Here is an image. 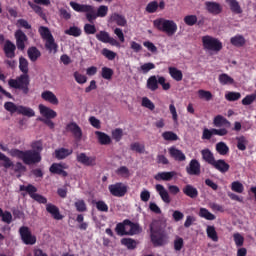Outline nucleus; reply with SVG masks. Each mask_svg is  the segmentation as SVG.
Masks as SVG:
<instances>
[{"mask_svg": "<svg viewBox=\"0 0 256 256\" xmlns=\"http://www.w3.org/2000/svg\"><path fill=\"white\" fill-rule=\"evenodd\" d=\"M19 69L23 74L16 79H9L8 85L11 89L22 91L23 95H29V61L23 56L19 58Z\"/></svg>", "mask_w": 256, "mask_h": 256, "instance_id": "nucleus-1", "label": "nucleus"}, {"mask_svg": "<svg viewBox=\"0 0 256 256\" xmlns=\"http://www.w3.org/2000/svg\"><path fill=\"white\" fill-rule=\"evenodd\" d=\"M70 7L76 13H86V19L89 23H93L98 17H107V13H109V7L105 5H101L98 7L97 11H95V7L89 4H79L77 2H70Z\"/></svg>", "mask_w": 256, "mask_h": 256, "instance_id": "nucleus-2", "label": "nucleus"}, {"mask_svg": "<svg viewBox=\"0 0 256 256\" xmlns=\"http://www.w3.org/2000/svg\"><path fill=\"white\" fill-rule=\"evenodd\" d=\"M167 232L159 220H153L150 224V241L154 247L167 245Z\"/></svg>", "mask_w": 256, "mask_h": 256, "instance_id": "nucleus-3", "label": "nucleus"}, {"mask_svg": "<svg viewBox=\"0 0 256 256\" xmlns=\"http://www.w3.org/2000/svg\"><path fill=\"white\" fill-rule=\"evenodd\" d=\"M11 157H17V159H21L24 165H37V163H41V154L37 151L33 150H19V149H11L10 150Z\"/></svg>", "mask_w": 256, "mask_h": 256, "instance_id": "nucleus-4", "label": "nucleus"}, {"mask_svg": "<svg viewBox=\"0 0 256 256\" xmlns=\"http://www.w3.org/2000/svg\"><path fill=\"white\" fill-rule=\"evenodd\" d=\"M153 25L155 29L161 31L162 33H166L168 37H173L177 33V23L173 20H167L165 18H158L153 21Z\"/></svg>", "mask_w": 256, "mask_h": 256, "instance_id": "nucleus-5", "label": "nucleus"}, {"mask_svg": "<svg viewBox=\"0 0 256 256\" xmlns=\"http://www.w3.org/2000/svg\"><path fill=\"white\" fill-rule=\"evenodd\" d=\"M166 81L167 79H165L164 76L152 75L147 79L146 87L149 91H157L159 85H161L163 91H169V89H171V83Z\"/></svg>", "mask_w": 256, "mask_h": 256, "instance_id": "nucleus-6", "label": "nucleus"}, {"mask_svg": "<svg viewBox=\"0 0 256 256\" xmlns=\"http://www.w3.org/2000/svg\"><path fill=\"white\" fill-rule=\"evenodd\" d=\"M4 109L9 111V113H18L25 117H35V111H33V109L25 106H17L13 102H5Z\"/></svg>", "mask_w": 256, "mask_h": 256, "instance_id": "nucleus-7", "label": "nucleus"}, {"mask_svg": "<svg viewBox=\"0 0 256 256\" xmlns=\"http://www.w3.org/2000/svg\"><path fill=\"white\" fill-rule=\"evenodd\" d=\"M202 45L206 51H214L215 53H219L223 49V43L209 35L202 37Z\"/></svg>", "mask_w": 256, "mask_h": 256, "instance_id": "nucleus-8", "label": "nucleus"}, {"mask_svg": "<svg viewBox=\"0 0 256 256\" xmlns=\"http://www.w3.org/2000/svg\"><path fill=\"white\" fill-rule=\"evenodd\" d=\"M20 191H26L31 199H33L37 203L47 205V199L45 198V196L37 193V187H35L33 184H28L27 186L20 185Z\"/></svg>", "mask_w": 256, "mask_h": 256, "instance_id": "nucleus-9", "label": "nucleus"}, {"mask_svg": "<svg viewBox=\"0 0 256 256\" xmlns=\"http://www.w3.org/2000/svg\"><path fill=\"white\" fill-rule=\"evenodd\" d=\"M108 190L110 195H112V197L121 198L127 195V191H129V186H127L123 182H116L114 184H110L108 186Z\"/></svg>", "mask_w": 256, "mask_h": 256, "instance_id": "nucleus-10", "label": "nucleus"}, {"mask_svg": "<svg viewBox=\"0 0 256 256\" xmlns=\"http://www.w3.org/2000/svg\"><path fill=\"white\" fill-rule=\"evenodd\" d=\"M19 235L24 245H35L37 243V236L31 233V229L27 226H21L19 228Z\"/></svg>", "mask_w": 256, "mask_h": 256, "instance_id": "nucleus-11", "label": "nucleus"}, {"mask_svg": "<svg viewBox=\"0 0 256 256\" xmlns=\"http://www.w3.org/2000/svg\"><path fill=\"white\" fill-rule=\"evenodd\" d=\"M96 39L101 43H109V45H112V47H121V43H119L117 39L111 37V35H109V32L105 30H101L99 33H97Z\"/></svg>", "mask_w": 256, "mask_h": 256, "instance_id": "nucleus-12", "label": "nucleus"}, {"mask_svg": "<svg viewBox=\"0 0 256 256\" xmlns=\"http://www.w3.org/2000/svg\"><path fill=\"white\" fill-rule=\"evenodd\" d=\"M65 169H69V165H67V163L61 162V163H53L50 166L49 171L53 175H61V177H68L69 173H67Z\"/></svg>", "mask_w": 256, "mask_h": 256, "instance_id": "nucleus-13", "label": "nucleus"}, {"mask_svg": "<svg viewBox=\"0 0 256 256\" xmlns=\"http://www.w3.org/2000/svg\"><path fill=\"white\" fill-rule=\"evenodd\" d=\"M76 161L85 167H94L97 163V158L95 156H87L85 152H81L77 154Z\"/></svg>", "mask_w": 256, "mask_h": 256, "instance_id": "nucleus-14", "label": "nucleus"}, {"mask_svg": "<svg viewBox=\"0 0 256 256\" xmlns=\"http://www.w3.org/2000/svg\"><path fill=\"white\" fill-rule=\"evenodd\" d=\"M66 131H68V133H72L76 141H81V139H83V130L76 122L68 123L66 125Z\"/></svg>", "mask_w": 256, "mask_h": 256, "instance_id": "nucleus-15", "label": "nucleus"}, {"mask_svg": "<svg viewBox=\"0 0 256 256\" xmlns=\"http://www.w3.org/2000/svg\"><path fill=\"white\" fill-rule=\"evenodd\" d=\"M14 37L16 39V47L19 51H25V43L29 41L27 34L23 30L19 29L15 32Z\"/></svg>", "mask_w": 256, "mask_h": 256, "instance_id": "nucleus-16", "label": "nucleus"}, {"mask_svg": "<svg viewBox=\"0 0 256 256\" xmlns=\"http://www.w3.org/2000/svg\"><path fill=\"white\" fill-rule=\"evenodd\" d=\"M206 11H208L211 15H221L223 13V6L218 2L214 1H206L204 3Z\"/></svg>", "mask_w": 256, "mask_h": 256, "instance_id": "nucleus-17", "label": "nucleus"}, {"mask_svg": "<svg viewBox=\"0 0 256 256\" xmlns=\"http://www.w3.org/2000/svg\"><path fill=\"white\" fill-rule=\"evenodd\" d=\"M186 173H188V175H201V163H199V160L192 159L186 167Z\"/></svg>", "mask_w": 256, "mask_h": 256, "instance_id": "nucleus-18", "label": "nucleus"}, {"mask_svg": "<svg viewBox=\"0 0 256 256\" xmlns=\"http://www.w3.org/2000/svg\"><path fill=\"white\" fill-rule=\"evenodd\" d=\"M46 211L47 213L51 214V217L55 219V221H61L63 219V215L55 204L48 203L46 204Z\"/></svg>", "mask_w": 256, "mask_h": 256, "instance_id": "nucleus-19", "label": "nucleus"}, {"mask_svg": "<svg viewBox=\"0 0 256 256\" xmlns=\"http://www.w3.org/2000/svg\"><path fill=\"white\" fill-rule=\"evenodd\" d=\"M124 225L127 228V235H139L141 233V227L137 223H133L131 220H124Z\"/></svg>", "mask_w": 256, "mask_h": 256, "instance_id": "nucleus-20", "label": "nucleus"}, {"mask_svg": "<svg viewBox=\"0 0 256 256\" xmlns=\"http://www.w3.org/2000/svg\"><path fill=\"white\" fill-rule=\"evenodd\" d=\"M3 50L8 59H14L17 46L11 40H6Z\"/></svg>", "mask_w": 256, "mask_h": 256, "instance_id": "nucleus-21", "label": "nucleus"}, {"mask_svg": "<svg viewBox=\"0 0 256 256\" xmlns=\"http://www.w3.org/2000/svg\"><path fill=\"white\" fill-rule=\"evenodd\" d=\"M39 111L42 117L45 119H55L57 117V112L43 104L39 105Z\"/></svg>", "mask_w": 256, "mask_h": 256, "instance_id": "nucleus-22", "label": "nucleus"}, {"mask_svg": "<svg viewBox=\"0 0 256 256\" xmlns=\"http://www.w3.org/2000/svg\"><path fill=\"white\" fill-rule=\"evenodd\" d=\"M168 153L170 155V157H172V159H174L175 161H185V159H187V157L185 156V154L183 153V151L177 149L175 146H172L168 149Z\"/></svg>", "mask_w": 256, "mask_h": 256, "instance_id": "nucleus-23", "label": "nucleus"}, {"mask_svg": "<svg viewBox=\"0 0 256 256\" xmlns=\"http://www.w3.org/2000/svg\"><path fill=\"white\" fill-rule=\"evenodd\" d=\"M41 98L43 101H47L48 103H51V105H59V99L53 93L52 91L46 90L41 93Z\"/></svg>", "mask_w": 256, "mask_h": 256, "instance_id": "nucleus-24", "label": "nucleus"}, {"mask_svg": "<svg viewBox=\"0 0 256 256\" xmlns=\"http://www.w3.org/2000/svg\"><path fill=\"white\" fill-rule=\"evenodd\" d=\"M155 189L164 203H171V196H169V192L165 189V186L156 184Z\"/></svg>", "mask_w": 256, "mask_h": 256, "instance_id": "nucleus-25", "label": "nucleus"}, {"mask_svg": "<svg viewBox=\"0 0 256 256\" xmlns=\"http://www.w3.org/2000/svg\"><path fill=\"white\" fill-rule=\"evenodd\" d=\"M212 167H214V169H216V171H219L220 173H227L229 169H231L229 163H226L224 159L214 161Z\"/></svg>", "mask_w": 256, "mask_h": 256, "instance_id": "nucleus-26", "label": "nucleus"}, {"mask_svg": "<svg viewBox=\"0 0 256 256\" xmlns=\"http://www.w3.org/2000/svg\"><path fill=\"white\" fill-rule=\"evenodd\" d=\"M69 155H73V150L67 148H59L54 151V157L59 161L67 159Z\"/></svg>", "mask_w": 256, "mask_h": 256, "instance_id": "nucleus-27", "label": "nucleus"}, {"mask_svg": "<svg viewBox=\"0 0 256 256\" xmlns=\"http://www.w3.org/2000/svg\"><path fill=\"white\" fill-rule=\"evenodd\" d=\"M182 191L184 195L190 197V199H197V197H199V191L191 184H187Z\"/></svg>", "mask_w": 256, "mask_h": 256, "instance_id": "nucleus-28", "label": "nucleus"}, {"mask_svg": "<svg viewBox=\"0 0 256 256\" xmlns=\"http://www.w3.org/2000/svg\"><path fill=\"white\" fill-rule=\"evenodd\" d=\"M177 173L175 171L159 172L154 176L155 181H171Z\"/></svg>", "mask_w": 256, "mask_h": 256, "instance_id": "nucleus-29", "label": "nucleus"}, {"mask_svg": "<svg viewBox=\"0 0 256 256\" xmlns=\"http://www.w3.org/2000/svg\"><path fill=\"white\" fill-rule=\"evenodd\" d=\"M110 22L117 24L119 27H125V25H127V19H125V16L119 13L111 14Z\"/></svg>", "mask_w": 256, "mask_h": 256, "instance_id": "nucleus-30", "label": "nucleus"}, {"mask_svg": "<svg viewBox=\"0 0 256 256\" xmlns=\"http://www.w3.org/2000/svg\"><path fill=\"white\" fill-rule=\"evenodd\" d=\"M201 155H202V159L203 161H205V163H208V165H212L215 163V155L213 154V152H211L208 148L201 150Z\"/></svg>", "mask_w": 256, "mask_h": 256, "instance_id": "nucleus-31", "label": "nucleus"}, {"mask_svg": "<svg viewBox=\"0 0 256 256\" xmlns=\"http://www.w3.org/2000/svg\"><path fill=\"white\" fill-rule=\"evenodd\" d=\"M225 2L227 3V5H229L230 11H232V13H235V15H241V13H243V9L241 8L239 1L225 0Z\"/></svg>", "mask_w": 256, "mask_h": 256, "instance_id": "nucleus-32", "label": "nucleus"}, {"mask_svg": "<svg viewBox=\"0 0 256 256\" xmlns=\"http://www.w3.org/2000/svg\"><path fill=\"white\" fill-rule=\"evenodd\" d=\"M27 55H28L30 61L32 63H35V61H37L39 59V57H41V51L37 47L31 46L27 50Z\"/></svg>", "mask_w": 256, "mask_h": 256, "instance_id": "nucleus-33", "label": "nucleus"}, {"mask_svg": "<svg viewBox=\"0 0 256 256\" xmlns=\"http://www.w3.org/2000/svg\"><path fill=\"white\" fill-rule=\"evenodd\" d=\"M95 135L97 136L100 145H111V136L108 135L107 133L96 131Z\"/></svg>", "mask_w": 256, "mask_h": 256, "instance_id": "nucleus-34", "label": "nucleus"}, {"mask_svg": "<svg viewBox=\"0 0 256 256\" xmlns=\"http://www.w3.org/2000/svg\"><path fill=\"white\" fill-rule=\"evenodd\" d=\"M213 123L215 127H231V122H229V120L222 115H217L214 117Z\"/></svg>", "mask_w": 256, "mask_h": 256, "instance_id": "nucleus-35", "label": "nucleus"}, {"mask_svg": "<svg viewBox=\"0 0 256 256\" xmlns=\"http://www.w3.org/2000/svg\"><path fill=\"white\" fill-rule=\"evenodd\" d=\"M236 147L238 151H247V145H249V140L245 136H238L236 137Z\"/></svg>", "mask_w": 256, "mask_h": 256, "instance_id": "nucleus-36", "label": "nucleus"}, {"mask_svg": "<svg viewBox=\"0 0 256 256\" xmlns=\"http://www.w3.org/2000/svg\"><path fill=\"white\" fill-rule=\"evenodd\" d=\"M169 75L174 81H183V72L175 67L168 68Z\"/></svg>", "mask_w": 256, "mask_h": 256, "instance_id": "nucleus-37", "label": "nucleus"}, {"mask_svg": "<svg viewBox=\"0 0 256 256\" xmlns=\"http://www.w3.org/2000/svg\"><path fill=\"white\" fill-rule=\"evenodd\" d=\"M218 81L220 85H233L235 83V79H233L229 74L222 73L218 77Z\"/></svg>", "mask_w": 256, "mask_h": 256, "instance_id": "nucleus-38", "label": "nucleus"}, {"mask_svg": "<svg viewBox=\"0 0 256 256\" xmlns=\"http://www.w3.org/2000/svg\"><path fill=\"white\" fill-rule=\"evenodd\" d=\"M45 48L47 49V51H49V53H57V49H59V45L55 43V38L52 37L46 40Z\"/></svg>", "mask_w": 256, "mask_h": 256, "instance_id": "nucleus-39", "label": "nucleus"}, {"mask_svg": "<svg viewBox=\"0 0 256 256\" xmlns=\"http://www.w3.org/2000/svg\"><path fill=\"white\" fill-rule=\"evenodd\" d=\"M206 233L208 239H211V241H214V243L219 241V235L217 234V230H215V226H207Z\"/></svg>", "mask_w": 256, "mask_h": 256, "instance_id": "nucleus-40", "label": "nucleus"}, {"mask_svg": "<svg viewBox=\"0 0 256 256\" xmlns=\"http://www.w3.org/2000/svg\"><path fill=\"white\" fill-rule=\"evenodd\" d=\"M231 45L234 47H243L246 43L245 37L243 35H236L230 39Z\"/></svg>", "mask_w": 256, "mask_h": 256, "instance_id": "nucleus-41", "label": "nucleus"}, {"mask_svg": "<svg viewBox=\"0 0 256 256\" xmlns=\"http://www.w3.org/2000/svg\"><path fill=\"white\" fill-rule=\"evenodd\" d=\"M0 167H4V169H11L13 167V161H11V158L7 157V155L0 152Z\"/></svg>", "mask_w": 256, "mask_h": 256, "instance_id": "nucleus-42", "label": "nucleus"}, {"mask_svg": "<svg viewBox=\"0 0 256 256\" xmlns=\"http://www.w3.org/2000/svg\"><path fill=\"white\" fill-rule=\"evenodd\" d=\"M38 32L40 33V36L42 37V39H44L45 41L53 38V34H51V30H49L47 26H40L38 28Z\"/></svg>", "mask_w": 256, "mask_h": 256, "instance_id": "nucleus-43", "label": "nucleus"}, {"mask_svg": "<svg viewBox=\"0 0 256 256\" xmlns=\"http://www.w3.org/2000/svg\"><path fill=\"white\" fill-rule=\"evenodd\" d=\"M199 217H202V219H206L207 221H215L216 219V216L209 212L207 208H200Z\"/></svg>", "mask_w": 256, "mask_h": 256, "instance_id": "nucleus-44", "label": "nucleus"}, {"mask_svg": "<svg viewBox=\"0 0 256 256\" xmlns=\"http://www.w3.org/2000/svg\"><path fill=\"white\" fill-rule=\"evenodd\" d=\"M113 74H114L113 69L107 66L102 67V70H101L102 79H105L106 81H111L113 79Z\"/></svg>", "mask_w": 256, "mask_h": 256, "instance_id": "nucleus-45", "label": "nucleus"}, {"mask_svg": "<svg viewBox=\"0 0 256 256\" xmlns=\"http://www.w3.org/2000/svg\"><path fill=\"white\" fill-rule=\"evenodd\" d=\"M216 151L219 155H228L229 154V146L225 142H218L216 144Z\"/></svg>", "mask_w": 256, "mask_h": 256, "instance_id": "nucleus-46", "label": "nucleus"}, {"mask_svg": "<svg viewBox=\"0 0 256 256\" xmlns=\"http://www.w3.org/2000/svg\"><path fill=\"white\" fill-rule=\"evenodd\" d=\"M164 141H179V136L173 131H165L162 133Z\"/></svg>", "mask_w": 256, "mask_h": 256, "instance_id": "nucleus-47", "label": "nucleus"}, {"mask_svg": "<svg viewBox=\"0 0 256 256\" xmlns=\"http://www.w3.org/2000/svg\"><path fill=\"white\" fill-rule=\"evenodd\" d=\"M81 33V28L77 26H71L69 29L65 30V34L72 37H81Z\"/></svg>", "mask_w": 256, "mask_h": 256, "instance_id": "nucleus-48", "label": "nucleus"}, {"mask_svg": "<svg viewBox=\"0 0 256 256\" xmlns=\"http://www.w3.org/2000/svg\"><path fill=\"white\" fill-rule=\"evenodd\" d=\"M121 243L127 247V249L133 250L137 247V242L131 238H122Z\"/></svg>", "mask_w": 256, "mask_h": 256, "instance_id": "nucleus-49", "label": "nucleus"}, {"mask_svg": "<svg viewBox=\"0 0 256 256\" xmlns=\"http://www.w3.org/2000/svg\"><path fill=\"white\" fill-rule=\"evenodd\" d=\"M0 217L2 218L3 223H7V225L11 224L13 221V215L9 211L3 212V209L0 208Z\"/></svg>", "mask_w": 256, "mask_h": 256, "instance_id": "nucleus-50", "label": "nucleus"}, {"mask_svg": "<svg viewBox=\"0 0 256 256\" xmlns=\"http://www.w3.org/2000/svg\"><path fill=\"white\" fill-rule=\"evenodd\" d=\"M115 231L117 235H120L121 237H123V235H127V224H125V221L118 223L116 225Z\"/></svg>", "mask_w": 256, "mask_h": 256, "instance_id": "nucleus-51", "label": "nucleus"}, {"mask_svg": "<svg viewBox=\"0 0 256 256\" xmlns=\"http://www.w3.org/2000/svg\"><path fill=\"white\" fill-rule=\"evenodd\" d=\"M74 207H76V211H78V213H85V211H87V204L83 199L77 200L74 203Z\"/></svg>", "mask_w": 256, "mask_h": 256, "instance_id": "nucleus-52", "label": "nucleus"}, {"mask_svg": "<svg viewBox=\"0 0 256 256\" xmlns=\"http://www.w3.org/2000/svg\"><path fill=\"white\" fill-rule=\"evenodd\" d=\"M231 190L234 191V193H243L245 186L239 181H234L231 183Z\"/></svg>", "mask_w": 256, "mask_h": 256, "instance_id": "nucleus-53", "label": "nucleus"}, {"mask_svg": "<svg viewBox=\"0 0 256 256\" xmlns=\"http://www.w3.org/2000/svg\"><path fill=\"white\" fill-rule=\"evenodd\" d=\"M116 174L119 175V177H123L124 179H128V177L131 176V173L129 172V168L127 166H121L116 170Z\"/></svg>", "mask_w": 256, "mask_h": 256, "instance_id": "nucleus-54", "label": "nucleus"}, {"mask_svg": "<svg viewBox=\"0 0 256 256\" xmlns=\"http://www.w3.org/2000/svg\"><path fill=\"white\" fill-rule=\"evenodd\" d=\"M157 9H159V2L151 1L147 4L145 11L146 13H157Z\"/></svg>", "mask_w": 256, "mask_h": 256, "instance_id": "nucleus-55", "label": "nucleus"}, {"mask_svg": "<svg viewBox=\"0 0 256 256\" xmlns=\"http://www.w3.org/2000/svg\"><path fill=\"white\" fill-rule=\"evenodd\" d=\"M233 239L236 247H243V244L245 243V237H243L241 233L239 232L234 233Z\"/></svg>", "mask_w": 256, "mask_h": 256, "instance_id": "nucleus-56", "label": "nucleus"}, {"mask_svg": "<svg viewBox=\"0 0 256 256\" xmlns=\"http://www.w3.org/2000/svg\"><path fill=\"white\" fill-rule=\"evenodd\" d=\"M185 25L188 27H193V25H197V15H187L184 17Z\"/></svg>", "mask_w": 256, "mask_h": 256, "instance_id": "nucleus-57", "label": "nucleus"}, {"mask_svg": "<svg viewBox=\"0 0 256 256\" xmlns=\"http://www.w3.org/2000/svg\"><path fill=\"white\" fill-rule=\"evenodd\" d=\"M198 97L199 99H205V101H211V99H213V94L211 91L198 90Z\"/></svg>", "mask_w": 256, "mask_h": 256, "instance_id": "nucleus-58", "label": "nucleus"}, {"mask_svg": "<svg viewBox=\"0 0 256 256\" xmlns=\"http://www.w3.org/2000/svg\"><path fill=\"white\" fill-rule=\"evenodd\" d=\"M112 138L114 139V141H116V143H119V141L123 139V129L121 128L114 129L112 131Z\"/></svg>", "mask_w": 256, "mask_h": 256, "instance_id": "nucleus-59", "label": "nucleus"}, {"mask_svg": "<svg viewBox=\"0 0 256 256\" xmlns=\"http://www.w3.org/2000/svg\"><path fill=\"white\" fill-rule=\"evenodd\" d=\"M131 151H136V153H145V145H141L139 142H134L130 145Z\"/></svg>", "mask_w": 256, "mask_h": 256, "instance_id": "nucleus-60", "label": "nucleus"}, {"mask_svg": "<svg viewBox=\"0 0 256 256\" xmlns=\"http://www.w3.org/2000/svg\"><path fill=\"white\" fill-rule=\"evenodd\" d=\"M225 99L227 101H239L241 99V93L239 92H228L225 94Z\"/></svg>", "mask_w": 256, "mask_h": 256, "instance_id": "nucleus-61", "label": "nucleus"}, {"mask_svg": "<svg viewBox=\"0 0 256 256\" xmlns=\"http://www.w3.org/2000/svg\"><path fill=\"white\" fill-rule=\"evenodd\" d=\"M102 55H103V57H106V59H108V61H113L115 59V57H117V53H115L107 48L102 49Z\"/></svg>", "mask_w": 256, "mask_h": 256, "instance_id": "nucleus-62", "label": "nucleus"}, {"mask_svg": "<svg viewBox=\"0 0 256 256\" xmlns=\"http://www.w3.org/2000/svg\"><path fill=\"white\" fill-rule=\"evenodd\" d=\"M84 33L86 35H95L97 33V27H95V24H85Z\"/></svg>", "mask_w": 256, "mask_h": 256, "instance_id": "nucleus-63", "label": "nucleus"}, {"mask_svg": "<svg viewBox=\"0 0 256 256\" xmlns=\"http://www.w3.org/2000/svg\"><path fill=\"white\" fill-rule=\"evenodd\" d=\"M142 107L149 109L150 111L155 110V104L147 97L142 98Z\"/></svg>", "mask_w": 256, "mask_h": 256, "instance_id": "nucleus-64", "label": "nucleus"}]
</instances>
